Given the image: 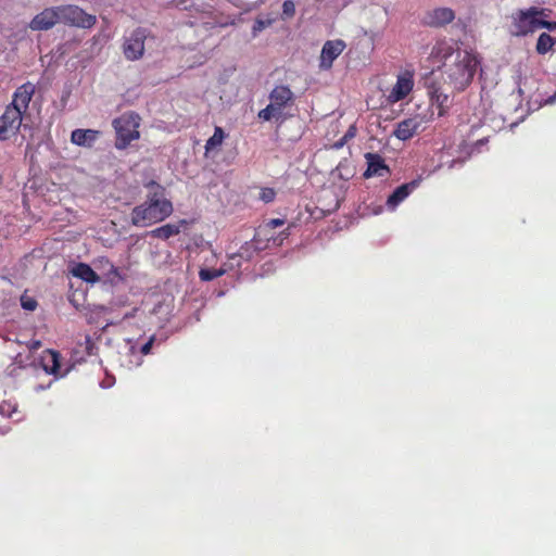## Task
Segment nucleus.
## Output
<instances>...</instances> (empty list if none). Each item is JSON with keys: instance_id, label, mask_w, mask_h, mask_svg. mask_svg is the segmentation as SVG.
Segmentation results:
<instances>
[{"instance_id": "10", "label": "nucleus", "mask_w": 556, "mask_h": 556, "mask_svg": "<svg viewBox=\"0 0 556 556\" xmlns=\"http://www.w3.org/2000/svg\"><path fill=\"white\" fill-rule=\"evenodd\" d=\"M35 93V85L30 81L17 87L13 93L12 102L8 104L9 108L17 111L23 116L29 108V102Z\"/></svg>"}, {"instance_id": "9", "label": "nucleus", "mask_w": 556, "mask_h": 556, "mask_svg": "<svg viewBox=\"0 0 556 556\" xmlns=\"http://www.w3.org/2000/svg\"><path fill=\"white\" fill-rule=\"evenodd\" d=\"M23 115L17 111L5 106L0 115V141H5L16 136L21 129Z\"/></svg>"}, {"instance_id": "16", "label": "nucleus", "mask_w": 556, "mask_h": 556, "mask_svg": "<svg viewBox=\"0 0 556 556\" xmlns=\"http://www.w3.org/2000/svg\"><path fill=\"white\" fill-rule=\"evenodd\" d=\"M189 225L187 219H179L176 223H168L148 232V236L155 239L167 240L181 232L182 228Z\"/></svg>"}, {"instance_id": "13", "label": "nucleus", "mask_w": 556, "mask_h": 556, "mask_svg": "<svg viewBox=\"0 0 556 556\" xmlns=\"http://www.w3.org/2000/svg\"><path fill=\"white\" fill-rule=\"evenodd\" d=\"M40 365L47 374L53 375L55 379L63 378L67 374V370L61 371V354L54 350L48 349L42 352Z\"/></svg>"}, {"instance_id": "8", "label": "nucleus", "mask_w": 556, "mask_h": 556, "mask_svg": "<svg viewBox=\"0 0 556 556\" xmlns=\"http://www.w3.org/2000/svg\"><path fill=\"white\" fill-rule=\"evenodd\" d=\"M430 116H432V114ZM430 119L431 117H428L425 114H415L400 122L394 129L393 135L400 140H408L418 131L424 130Z\"/></svg>"}, {"instance_id": "7", "label": "nucleus", "mask_w": 556, "mask_h": 556, "mask_svg": "<svg viewBox=\"0 0 556 556\" xmlns=\"http://www.w3.org/2000/svg\"><path fill=\"white\" fill-rule=\"evenodd\" d=\"M60 22L79 28H91L97 23L96 15L88 14L77 5H59Z\"/></svg>"}, {"instance_id": "33", "label": "nucleus", "mask_w": 556, "mask_h": 556, "mask_svg": "<svg viewBox=\"0 0 556 556\" xmlns=\"http://www.w3.org/2000/svg\"><path fill=\"white\" fill-rule=\"evenodd\" d=\"M269 24V22H265V21H262V20H257L253 26V31L256 33V31H261L263 30L267 25Z\"/></svg>"}, {"instance_id": "25", "label": "nucleus", "mask_w": 556, "mask_h": 556, "mask_svg": "<svg viewBox=\"0 0 556 556\" xmlns=\"http://www.w3.org/2000/svg\"><path fill=\"white\" fill-rule=\"evenodd\" d=\"M227 271L226 268H201L199 271V277L202 281H212L216 278L222 277Z\"/></svg>"}, {"instance_id": "32", "label": "nucleus", "mask_w": 556, "mask_h": 556, "mask_svg": "<svg viewBox=\"0 0 556 556\" xmlns=\"http://www.w3.org/2000/svg\"><path fill=\"white\" fill-rule=\"evenodd\" d=\"M540 28H546L548 30H556V22H549L541 17Z\"/></svg>"}, {"instance_id": "28", "label": "nucleus", "mask_w": 556, "mask_h": 556, "mask_svg": "<svg viewBox=\"0 0 556 556\" xmlns=\"http://www.w3.org/2000/svg\"><path fill=\"white\" fill-rule=\"evenodd\" d=\"M357 128L355 125H351L344 136L333 143V149L339 150L346 144V142L356 136Z\"/></svg>"}, {"instance_id": "22", "label": "nucleus", "mask_w": 556, "mask_h": 556, "mask_svg": "<svg viewBox=\"0 0 556 556\" xmlns=\"http://www.w3.org/2000/svg\"><path fill=\"white\" fill-rule=\"evenodd\" d=\"M74 277H77L86 282L94 283L100 280L97 273L86 263H77L71 270Z\"/></svg>"}, {"instance_id": "14", "label": "nucleus", "mask_w": 556, "mask_h": 556, "mask_svg": "<svg viewBox=\"0 0 556 556\" xmlns=\"http://www.w3.org/2000/svg\"><path fill=\"white\" fill-rule=\"evenodd\" d=\"M345 43L341 39L328 40L324 45L320 54V67L330 68L333 61L343 52Z\"/></svg>"}, {"instance_id": "2", "label": "nucleus", "mask_w": 556, "mask_h": 556, "mask_svg": "<svg viewBox=\"0 0 556 556\" xmlns=\"http://www.w3.org/2000/svg\"><path fill=\"white\" fill-rule=\"evenodd\" d=\"M149 192L146 200L136 205L130 213V222L136 227H149L168 218L174 206L166 198L165 188L154 180L146 184Z\"/></svg>"}, {"instance_id": "20", "label": "nucleus", "mask_w": 556, "mask_h": 556, "mask_svg": "<svg viewBox=\"0 0 556 556\" xmlns=\"http://www.w3.org/2000/svg\"><path fill=\"white\" fill-rule=\"evenodd\" d=\"M418 180H413L407 184L399 186L388 198L387 205L390 208H395L401 202H403L413 190L418 187Z\"/></svg>"}, {"instance_id": "37", "label": "nucleus", "mask_w": 556, "mask_h": 556, "mask_svg": "<svg viewBox=\"0 0 556 556\" xmlns=\"http://www.w3.org/2000/svg\"><path fill=\"white\" fill-rule=\"evenodd\" d=\"M43 389H45V388H43V387H41V386H38V387H36V388H35V390H36V391L43 390Z\"/></svg>"}, {"instance_id": "5", "label": "nucleus", "mask_w": 556, "mask_h": 556, "mask_svg": "<svg viewBox=\"0 0 556 556\" xmlns=\"http://www.w3.org/2000/svg\"><path fill=\"white\" fill-rule=\"evenodd\" d=\"M549 12L546 9L530 7L526 10H518L513 15V25L516 36H527L540 28L541 17H547Z\"/></svg>"}, {"instance_id": "30", "label": "nucleus", "mask_w": 556, "mask_h": 556, "mask_svg": "<svg viewBox=\"0 0 556 556\" xmlns=\"http://www.w3.org/2000/svg\"><path fill=\"white\" fill-rule=\"evenodd\" d=\"M275 195H276V193H275L274 189H271V188H265L261 192V199L265 203H269V202L274 201Z\"/></svg>"}, {"instance_id": "18", "label": "nucleus", "mask_w": 556, "mask_h": 556, "mask_svg": "<svg viewBox=\"0 0 556 556\" xmlns=\"http://www.w3.org/2000/svg\"><path fill=\"white\" fill-rule=\"evenodd\" d=\"M455 18V13L450 8H437L429 12L426 23L433 27H441L450 24Z\"/></svg>"}, {"instance_id": "12", "label": "nucleus", "mask_w": 556, "mask_h": 556, "mask_svg": "<svg viewBox=\"0 0 556 556\" xmlns=\"http://www.w3.org/2000/svg\"><path fill=\"white\" fill-rule=\"evenodd\" d=\"M414 87V74L412 72H404L397 76L396 83L389 94L391 102H399L405 99Z\"/></svg>"}, {"instance_id": "27", "label": "nucleus", "mask_w": 556, "mask_h": 556, "mask_svg": "<svg viewBox=\"0 0 556 556\" xmlns=\"http://www.w3.org/2000/svg\"><path fill=\"white\" fill-rule=\"evenodd\" d=\"M285 224V219L282 218H271L267 220L263 226H261L257 230V236L267 235L268 231L280 227Z\"/></svg>"}, {"instance_id": "26", "label": "nucleus", "mask_w": 556, "mask_h": 556, "mask_svg": "<svg viewBox=\"0 0 556 556\" xmlns=\"http://www.w3.org/2000/svg\"><path fill=\"white\" fill-rule=\"evenodd\" d=\"M21 306L23 309L34 312L38 307V302L34 296L28 295L25 291L20 298Z\"/></svg>"}, {"instance_id": "31", "label": "nucleus", "mask_w": 556, "mask_h": 556, "mask_svg": "<svg viewBox=\"0 0 556 556\" xmlns=\"http://www.w3.org/2000/svg\"><path fill=\"white\" fill-rule=\"evenodd\" d=\"M154 340H155V337L152 336L144 344H142V346L140 348L141 354L148 355L151 352Z\"/></svg>"}, {"instance_id": "15", "label": "nucleus", "mask_w": 556, "mask_h": 556, "mask_svg": "<svg viewBox=\"0 0 556 556\" xmlns=\"http://www.w3.org/2000/svg\"><path fill=\"white\" fill-rule=\"evenodd\" d=\"M367 169L364 173L365 178L383 177L390 174V168L383 157L378 153L368 152L365 154Z\"/></svg>"}, {"instance_id": "3", "label": "nucleus", "mask_w": 556, "mask_h": 556, "mask_svg": "<svg viewBox=\"0 0 556 556\" xmlns=\"http://www.w3.org/2000/svg\"><path fill=\"white\" fill-rule=\"evenodd\" d=\"M269 103L262 109L257 117L263 122L276 121L282 124L292 116L288 112L294 104V93L289 86L278 85L273 88L268 96Z\"/></svg>"}, {"instance_id": "6", "label": "nucleus", "mask_w": 556, "mask_h": 556, "mask_svg": "<svg viewBox=\"0 0 556 556\" xmlns=\"http://www.w3.org/2000/svg\"><path fill=\"white\" fill-rule=\"evenodd\" d=\"M150 35L149 29L137 27L128 36L124 37L122 50L126 60L138 61L144 55V41Z\"/></svg>"}, {"instance_id": "35", "label": "nucleus", "mask_w": 556, "mask_h": 556, "mask_svg": "<svg viewBox=\"0 0 556 556\" xmlns=\"http://www.w3.org/2000/svg\"><path fill=\"white\" fill-rule=\"evenodd\" d=\"M290 235L289 232V228H287L286 230H283L280 236H282V239L287 238L288 236Z\"/></svg>"}, {"instance_id": "23", "label": "nucleus", "mask_w": 556, "mask_h": 556, "mask_svg": "<svg viewBox=\"0 0 556 556\" xmlns=\"http://www.w3.org/2000/svg\"><path fill=\"white\" fill-rule=\"evenodd\" d=\"M555 43H556L555 38H553L547 33H542L539 36L538 41H536V46H535L536 52L539 54H546L548 51H551L553 49Z\"/></svg>"}, {"instance_id": "34", "label": "nucleus", "mask_w": 556, "mask_h": 556, "mask_svg": "<svg viewBox=\"0 0 556 556\" xmlns=\"http://www.w3.org/2000/svg\"><path fill=\"white\" fill-rule=\"evenodd\" d=\"M41 346V342L39 340H33L28 343V349L30 351L38 350Z\"/></svg>"}, {"instance_id": "21", "label": "nucleus", "mask_w": 556, "mask_h": 556, "mask_svg": "<svg viewBox=\"0 0 556 556\" xmlns=\"http://www.w3.org/2000/svg\"><path fill=\"white\" fill-rule=\"evenodd\" d=\"M100 131L94 129H75L71 134L72 143L79 147H92L99 138Z\"/></svg>"}, {"instance_id": "36", "label": "nucleus", "mask_w": 556, "mask_h": 556, "mask_svg": "<svg viewBox=\"0 0 556 556\" xmlns=\"http://www.w3.org/2000/svg\"><path fill=\"white\" fill-rule=\"evenodd\" d=\"M2 418V413H0V419ZM4 430L0 427V434H4Z\"/></svg>"}, {"instance_id": "19", "label": "nucleus", "mask_w": 556, "mask_h": 556, "mask_svg": "<svg viewBox=\"0 0 556 556\" xmlns=\"http://www.w3.org/2000/svg\"><path fill=\"white\" fill-rule=\"evenodd\" d=\"M260 237L257 233L254 236V238L251 241L245 242L240 247L237 253L230 254L229 260L235 261L237 257L250 261L253 258V256L261 250L265 249L267 245H260Z\"/></svg>"}, {"instance_id": "11", "label": "nucleus", "mask_w": 556, "mask_h": 556, "mask_svg": "<svg viewBox=\"0 0 556 556\" xmlns=\"http://www.w3.org/2000/svg\"><path fill=\"white\" fill-rule=\"evenodd\" d=\"M58 23H60L59 10L58 7H52L36 14L28 26L31 30H49Z\"/></svg>"}, {"instance_id": "29", "label": "nucleus", "mask_w": 556, "mask_h": 556, "mask_svg": "<svg viewBox=\"0 0 556 556\" xmlns=\"http://www.w3.org/2000/svg\"><path fill=\"white\" fill-rule=\"evenodd\" d=\"M282 14L285 17H292L295 14V5L291 0H286L282 3Z\"/></svg>"}, {"instance_id": "1", "label": "nucleus", "mask_w": 556, "mask_h": 556, "mask_svg": "<svg viewBox=\"0 0 556 556\" xmlns=\"http://www.w3.org/2000/svg\"><path fill=\"white\" fill-rule=\"evenodd\" d=\"M438 50L441 51V48ZM442 50L445 51L446 61L450 60L444 63V84L456 92L466 90L473 80L480 60L476 54L466 50L453 51L450 46L444 45Z\"/></svg>"}, {"instance_id": "24", "label": "nucleus", "mask_w": 556, "mask_h": 556, "mask_svg": "<svg viewBox=\"0 0 556 556\" xmlns=\"http://www.w3.org/2000/svg\"><path fill=\"white\" fill-rule=\"evenodd\" d=\"M225 137H226V134L223 130V128L219 126H216L214 129L213 136L206 140V143H205L206 153L219 148L223 144Z\"/></svg>"}, {"instance_id": "4", "label": "nucleus", "mask_w": 556, "mask_h": 556, "mask_svg": "<svg viewBox=\"0 0 556 556\" xmlns=\"http://www.w3.org/2000/svg\"><path fill=\"white\" fill-rule=\"evenodd\" d=\"M141 117L136 112L129 111L113 119V128L116 132L115 148L125 150L132 141L140 138L139 127Z\"/></svg>"}, {"instance_id": "17", "label": "nucleus", "mask_w": 556, "mask_h": 556, "mask_svg": "<svg viewBox=\"0 0 556 556\" xmlns=\"http://www.w3.org/2000/svg\"><path fill=\"white\" fill-rule=\"evenodd\" d=\"M431 105L437 106L438 115L444 116L452 105L451 97L443 92L441 87L432 85L429 89Z\"/></svg>"}]
</instances>
